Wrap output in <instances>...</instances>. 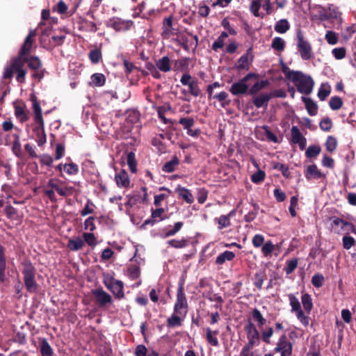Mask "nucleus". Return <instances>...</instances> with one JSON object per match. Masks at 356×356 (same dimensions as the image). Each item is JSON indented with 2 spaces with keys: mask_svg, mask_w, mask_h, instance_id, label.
<instances>
[{
  "mask_svg": "<svg viewBox=\"0 0 356 356\" xmlns=\"http://www.w3.org/2000/svg\"><path fill=\"white\" fill-rule=\"evenodd\" d=\"M91 81L95 86L100 87L105 84L106 77L103 74L95 73L91 76Z\"/></svg>",
  "mask_w": 356,
  "mask_h": 356,
  "instance_id": "c03bdc74",
  "label": "nucleus"
},
{
  "mask_svg": "<svg viewBox=\"0 0 356 356\" xmlns=\"http://www.w3.org/2000/svg\"><path fill=\"white\" fill-rule=\"evenodd\" d=\"M156 67L163 72H168L170 71V60L168 56H163L161 59L158 60L156 63Z\"/></svg>",
  "mask_w": 356,
  "mask_h": 356,
  "instance_id": "bb28decb",
  "label": "nucleus"
},
{
  "mask_svg": "<svg viewBox=\"0 0 356 356\" xmlns=\"http://www.w3.org/2000/svg\"><path fill=\"white\" fill-rule=\"evenodd\" d=\"M105 285L117 299L120 300L124 298V284L122 281L111 280L108 283H105Z\"/></svg>",
  "mask_w": 356,
  "mask_h": 356,
  "instance_id": "ddd939ff",
  "label": "nucleus"
},
{
  "mask_svg": "<svg viewBox=\"0 0 356 356\" xmlns=\"http://www.w3.org/2000/svg\"><path fill=\"white\" fill-rule=\"evenodd\" d=\"M39 343L42 356H53V350L45 338L40 339Z\"/></svg>",
  "mask_w": 356,
  "mask_h": 356,
  "instance_id": "cd10ccee",
  "label": "nucleus"
},
{
  "mask_svg": "<svg viewBox=\"0 0 356 356\" xmlns=\"http://www.w3.org/2000/svg\"><path fill=\"white\" fill-rule=\"evenodd\" d=\"M337 139L332 136H328L325 142L326 149L330 152H333L337 149Z\"/></svg>",
  "mask_w": 356,
  "mask_h": 356,
  "instance_id": "13d9d810",
  "label": "nucleus"
},
{
  "mask_svg": "<svg viewBox=\"0 0 356 356\" xmlns=\"http://www.w3.org/2000/svg\"><path fill=\"white\" fill-rule=\"evenodd\" d=\"M268 83L267 80L257 81L250 88H248V95L252 96L257 95L260 90L264 89Z\"/></svg>",
  "mask_w": 356,
  "mask_h": 356,
  "instance_id": "7c9ffc66",
  "label": "nucleus"
},
{
  "mask_svg": "<svg viewBox=\"0 0 356 356\" xmlns=\"http://www.w3.org/2000/svg\"><path fill=\"white\" fill-rule=\"evenodd\" d=\"M251 314L253 320L257 323L259 327H261L266 324V319L263 316L262 314L258 309H253Z\"/></svg>",
  "mask_w": 356,
  "mask_h": 356,
  "instance_id": "e433bc0d",
  "label": "nucleus"
},
{
  "mask_svg": "<svg viewBox=\"0 0 356 356\" xmlns=\"http://www.w3.org/2000/svg\"><path fill=\"white\" fill-rule=\"evenodd\" d=\"M36 125L33 127V131L36 136V142L38 146H42L46 143L47 138L44 131V121L36 122Z\"/></svg>",
  "mask_w": 356,
  "mask_h": 356,
  "instance_id": "4468645a",
  "label": "nucleus"
},
{
  "mask_svg": "<svg viewBox=\"0 0 356 356\" xmlns=\"http://www.w3.org/2000/svg\"><path fill=\"white\" fill-rule=\"evenodd\" d=\"M175 193L178 195V196L180 198H181L188 204H191L194 202V197L193 194L191 193L190 190L185 187L178 186L175 188Z\"/></svg>",
  "mask_w": 356,
  "mask_h": 356,
  "instance_id": "6ab92c4d",
  "label": "nucleus"
},
{
  "mask_svg": "<svg viewBox=\"0 0 356 356\" xmlns=\"http://www.w3.org/2000/svg\"><path fill=\"white\" fill-rule=\"evenodd\" d=\"M6 248L0 244V283H3L6 278Z\"/></svg>",
  "mask_w": 356,
  "mask_h": 356,
  "instance_id": "aec40b11",
  "label": "nucleus"
},
{
  "mask_svg": "<svg viewBox=\"0 0 356 356\" xmlns=\"http://www.w3.org/2000/svg\"><path fill=\"white\" fill-rule=\"evenodd\" d=\"M88 58L92 63L97 64L102 58V51L99 48H95L90 51Z\"/></svg>",
  "mask_w": 356,
  "mask_h": 356,
  "instance_id": "58836bf2",
  "label": "nucleus"
},
{
  "mask_svg": "<svg viewBox=\"0 0 356 356\" xmlns=\"http://www.w3.org/2000/svg\"><path fill=\"white\" fill-rule=\"evenodd\" d=\"M15 73L16 74V81L19 83H25L27 70L25 68V60L24 58L18 57L12 58L10 64L5 67L3 79H11Z\"/></svg>",
  "mask_w": 356,
  "mask_h": 356,
  "instance_id": "f257e3e1",
  "label": "nucleus"
},
{
  "mask_svg": "<svg viewBox=\"0 0 356 356\" xmlns=\"http://www.w3.org/2000/svg\"><path fill=\"white\" fill-rule=\"evenodd\" d=\"M179 164V159L177 156H173L172 159L166 162L162 166V171L167 173L174 172Z\"/></svg>",
  "mask_w": 356,
  "mask_h": 356,
  "instance_id": "a878e982",
  "label": "nucleus"
},
{
  "mask_svg": "<svg viewBox=\"0 0 356 356\" xmlns=\"http://www.w3.org/2000/svg\"><path fill=\"white\" fill-rule=\"evenodd\" d=\"M25 64L27 63L28 67L31 70H36L42 68V63L41 60L36 56H24Z\"/></svg>",
  "mask_w": 356,
  "mask_h": 356,
  "instance_id": "412c9836",
  "label": "nucleus"
},
{
  "mask_svg": "<svg viewBox=\"0 0 356 356\" xmlns=\"http://www.w3.org/2000/svg\"><path fill=\"white\" fill-rule=\"evenodd\" d=\"M167 243L172 248L180 249L186 248L188 244V241L185 238L181 240L171 239L169 240Z\"/></svg>",
  "mask_w": 356,
  "mask_h": 356,
  "instance_id": "49530a36",
  "label": "nucleus"
},
{
  "mask_svg": "<svg viewBox=\"0 0 356 356\" xmlns=\"http://www.w3.org/2000/svg\"><path fill=\"white\" fill-rule=\"evenodd\" d=\"M314 9L316 12L315 17L321 21H326L330 19L332 16L330 14L325 7L321 5H316Z\"/></svg>",
  "mask_w": 356,
  "mask_h": 356,
  "instance_id": "393cba45",
  "label": "nucleus"
},
{
  "mask_svg": "<svg viewBox=\"0 0 356 356\" xmlns=\"http://www.w3.org/2000/svg\"><path fill=\"white\" fill-rule=\"evenodd\" d=\"M259 331H256L253 333L247 334L248 343L245 344L247 346L254 347V346H258L259 344Z\"/></svg>",
  "mask_w": 356,
  "mask_h": 356,
  "instance_id": "79ce46f5",
  "label": "nucleus"
},
{
  "mask_svg": "<svg viewBox=\"0 0 356 356\" xmlns=\"http://www.w3.org/2000/svg\"><path fill=\"white\" fill-rule=\"evenodd\" d=\"M297 49L301 58L305 60H310L312 58V47L311 44L305 39L302 31L298 29L296 33Z\"/></svg>",
  "mask_w": 356,
  "mask_h": 356,
  "instance_id": "423d86ee",
  "label": "nucleus"
},
{
  "mask_svg": "<svg viewBox=\"0 0 356 356\" xmlns=\"http://www.w3.org/2000/svg\"><path fill=\"white\" fill-rule=\"evenodd\" d=\"M228 94L225 91H222L220 93L213 95V99H217L220 102L221 106L225 108L231 103V100L228 99Z\"/></svg>",
  "mask_w": 356,
  "mask_h": 356,
  "instance_id": "4c0bfd02",
  "label": "nucleus"
},
{
  "mask_svg": "<svg viewBox=\"0 0 356 356\" xmlns=\"http://www.w3.org/2000/svg\"><path fill=\"white\" fill-rule=\"evenodd\" d=\"M83 245L84 241L80 237H77L76 239H70L67 243L68 248L72 251H78L81 250Z\"/></svg>",
  "mask_w": 356,
  "mask_h": 356,
  "instance_id": "72a5a7b5",
  "label": "nucleus"
},
{
  "mask_svg": "<svg viewBox=\"0 0 356 356\" xmlns=\"http://www.w3.org/2000/svg\"><path fill=\"white\" fill-rule=\"evenodd\" d=\"M190 58H183L180 60H176L175 62V68L177 70L179 71H188L189 66Z\"/></svg>",
  "mask_w": 356,
  "mask_h": 356,
  "instance_id": "de8ad7c7",
  "label": "nucleus"
},
{
  "mask_svg": "<svg viewBox=\"0 0 356 356\" xmlns=\"http://www.w3.org/2000/svg\"><path fill=\"white\" fill-rule=\"evenodd\" d=\"M83 237L85 241L89 246L94 247L97 245L96 237L92 233H83Z\"/></svg>",
  "mask_w": 356,
  "mask_h": 356,
  "instance_id": "774afa93",
  "label": "nucleus"
},
{
  "mask_svg": "<svg viewBox=\"0 0 356 356\" xmlns=\"http://www.w3.org/2000/svg\"><path fill=\"white\" fill-rule=\"evenodd\" d=\"M232 215V212H230L228 215H222L219 218L215 219L218 224L219 229L227 227L231 225L229 217Z\"/></svg>",
  "mask_w": 356,
  "mask_h": 356,
  "instance_id": "ea45409f",
  "label": "nucleus"
},
{
  "mask_svg": "<svg viewBox=\"0 0 356 356\" xmlns=\"http://www.w3.org/2000/svg\"><path fill=\"white\" fill-rule=\"evenodd\" d=\"M259 77L258 74L249 72L243 78L234 83L229 88V92L235 96L248 95L249 84L248 82L251 79L258 80Z\"/></svg>",
  "mask_w": 356,
  "mask_h": 356,
  "instance_id": "20e7f679",
  "label": "nucleus"
},
{
  "mask_svg": "<svg viewBox=\"0 0 356 356\" xmlns=\"http://www.w3.org/2000/svg\"><path fill=\"white\" fill-rule=\"evenodd\" d=\"M305 177L307 180H311L313 179H318L324 178L325 177V175L318 169L316 165L313 164L307 166L305 172Z\"/></svg>",
  "mask_w": 356,
  "mask_h": 356,
  "instance_id": "dca6fc26",
  "label": "nucleus"
},
{
  "mask_svg": "<svg viewBox=\"0 0 356 356\" xmlns=\"http://www.w3.org/2000/svg\"><path fill=\"white\" fill-rule=\"evenodd\" d=\"M266 177V172L264 170H258L251 176V181L256 184L262 182Z\"/></svg>",
  "mask_w": 356,
  "mask_h": 356,
  "instance_id": "4d7b16f0",
  "label": "nucleus"
},
{
  "mask_svg": "<svg viewBox=\"0 0 356 356\" xmlns=\"http://www.w3.org/2000/svg\"><path fill=\"white\" fill-rule=\"evenodd\" d=\"M291 142L294 144L299 143L300 140L305 138L300 129L296 126H293L291 129Z\"/></svg>",
  "mask_w": 356,
  "mask_h": 356,
  "instance_id": "09e8293b",
  "label": "nucleus"
},
{
  "mask_svg": "<svg viewBox=\"0 0 356 356\" xmlns=\"http://www.w3.org/2000/svg\"><path fill=\"white\" fill-rule=\"evenodd\" d=\"M282 72L284 74L285 77L287 79L293 81V80L294 79V77L297 76V74H298V72L300 71L291 70L284 63H282Z\"/></svg>",
  "mask_w": 356,
  "mask_h": 356,
  "instance_id": "3c124183",
  "label": "nucleus"
},
{
  "mask_svg": "<svg viewBox=\"0 0 356 356\" xmlns=\"http://www.w3.org/2000/svg\"><path fill=\"white\" fill-rule=\"evenodd\" d=\"M289 300L291 307V311L296 313L301 310V305L298 299L292 293L289 295Z\"/></svg>",
  "mask_w": 356,
  "mask_h": 356,
  "instance_id": "864d4df0",
  "label": "nucleus"
},
{
  "mask_svg": "<svg viewBox=\"0 0 356 356\" xmlns=\"http://www.w3.org/2000/svg\"><path fill=\"white\" fill-rule=\"evenodd\" d=\"M36 35L35 30H31L26 37L24 42L19 51L18 55L16 57L24 58V56H27L31 51L33 43V38Z\"/></svg>",
  "mask_w": 356,
  "mask_h": 356,
  "instance_id": "9b49d317",
  "label": "nucleus"
},
{
  "mask_svg": "<svg viewBox=\"0 0 356 356\" xmlns=\"http://www.w3.org/2000/svg\"><path fill=\"white\" fill-rule=\"evenodd\" d=\"M330 221L332 232L338 234H344V227L346 225V221L336 216L330 218Z\"/></svg>",
  "mask_w": 356,
  "mask_h": 356,
  "instance_id": "f3484780",
  "label": "nucleus"
},
{
  "mask_svg": "<svg viewBox=\"0 0 356 356\" xmlns=\"http://www.w3.org/2000/svg\"><path fill=\"white\" fill-rule=\"evenodd\" d=\"M301 301L304 309L308 314H309L313 308V302L311 296L308 293L302 294L301 297Z\"/></svg>",
  "mask_w": 356,
  "mask_h": 356,
  "instance_id": "473e14b6",
  "label": "nucleus"
},
{
  "mask_svg": "<svg viewBox=\"0 0 356 356\" xmlns=\"http://www.w3.org/2000/svg\"><path fill=\"white\" fill-rule=\"evenodd\" d=\"M329 105L331 109L339 110L343 105L341 98L338 96L332 97L329 101Z\"/></svg>",
  "mask_w": 356,
  "mask_h": 356,
  "instance_id": "6e6d98bb",
  "label": "nucleus"
},
{
  "mask_svg": "<svg viewBox=\"0 0 356 356\" xmlns=\"http://www.w3.org/2000/svg\"><path fill=\"white\" fill-rule=\"evenodd\" d=\"M298 92L305 95H310L314 89V81L310 75L304 74L300 71L292 81Z\"/></svg>",
  "mask_w": 356,
  "mask_h": 356,
  "instance_id": "7ed1b4c3",
  "label": "nucleus"
},
{
  "mask_svg": "<svg viewBox=\"0 0 356 356\" xmlns=\"http://www.w3.org/2000/svg\"><path fill=\"white\" fill-rule=\"evenodd\" d=\"M290 29V24L286 19L277 21L275 25V31L279 33H285Z\"/></svg>",
  "mask_w": 356,
  "mask_h": 356,
  "instance_id": "c9c22d12",
  "label": "nucleus"
},
{
  "mask_svg": "<svg viewBox=\"0 0 356 356\" xmlns=\"http://www.w3.org/2000/svg\"><path fill=\"white\" fill-rule=\"evenodd\" d=\"M133 24L134 22L131 20L124 21L118 17H112L107 22V26L116 31L128 30Z\"/></svg>",
  "mask_w": 356,
  "mask_h": 356,
  "instance_id": "f8f14e48",
  "label": "nucleus"
},
{
  "mask_svg": "<svg viewBox=\"0 0 356 356\" xmlns=\"http://www.w3.org/2000/svg\"><path fill=\"white\" fill-rule=\"evenodd\" d=\"M274 248L275 245L273 244V243L270 241H268L261 248L262 254L265 257L270 256L274 250Z\"/></svg>",
  "mask_w": 356,
  "mask_h": 356,
  "instance_id": "69168bd1",
  "label": "nucleus"
},
{
  "mask_svg": "<svg viewBox=\"0 0 356 356\" xmlns=\"http://www.w3.org/2000/svg\"><path fill=\"white\" fill-rule=\"evenodd\" d=\"M22 266L24 282L27 291L31 293H37L39 285L35 280L36 268L29 259L24 260Z\"/></svg>",
  "mask_w": 356,
  "mask_h": 356,
  "instance_id": "f03ea898",
  "label": "nucleus"
},
{
  "mask_svg": "<svg viewBox=\"0 0 356 356\" xmlns=\"http://www.w3.org/2000/svg\"><path fill=\"white\" fill-rule=\"evenodd\" d=\"M298 259L293 258L286 261V265L284 268V270L286 275L291 274L298 266Z\"/></svg>",
  "mask_w": 356,
  "mask_h": 356,
  "instance_id": "603ef678",
  "label": "nucleus"
},
{
  "mask_svg": "<svg viewBox=\"0 0 356 356\" xmlns=\"http://www.w3.org/2000/svg\"><path fill=\"white\" fill-rule=\"evenodd\" d=\"M15 115L21 122H25L29 119L28 111L19 105L15 106Z\"/></svg>",
  "mask_w": 356,
  "mask_h": 356,
  "instance_id": "2f4dec72",
  "label": "nucleus"
},
{
  "mask_svg": "<svg viewBox=\"0 0 356 356\" xmlns=\"http://www.w3.org/2000/svg\"><path fill=\"white\" fill-rule=\"evenodd\" d=\"M115 179L117 186L120 188H128L130 184V179L128 173L124 170H121L115 174Z\"/></svg>",
  "mask_w": 356,
  "mask_h": 356,
  "instance_id": "a211bd4d",
  "label": "nucleus"
},
{
  "mask_svg": "<svg viewBox=\"0 0 356 356\" xmlns=\"http://www.w3.org/2000/svg\"><path fill=\"white\" fill-rule=\"evenodd\" d=\"M325 38L327 42L332 45L336 44L339 40L337 33L332 31H327L325 35Z\"/></svg>",
  "mask_w": 356,
  "mask_h": 356,
  "instance_id": "e2e57ef3",
  "label": "nucleus"
},
{
  "mask_svg": "<svg viewBox=\"0 0 356 356\" xmlns=\"http://www.w3.org/2000/svg\"><path fill=\"white\" fill-rule=\"evenodd\" d=\"M31 101L33 104V110L35 114V122L44 121L40 102L38 101L36 96L32 95Z\"/></svg>",
  "mask_w": 356,
  "mask_h": 356,
  "instance_id": "5701e85b",
  "label": "nucleus"
},
{
  "mask_svg": "<svg viewBox=\"0 0 356 356\" xmlns=\"http://www.w3.org/2000/svg\"><path fill=\"white\" fill-rule=\"evenodd\" d=\"M179 123L182 125L184 129L188 131L195 124V120L193 118H181L179 119Z\"/></svg>",
  "mask_w": 356,
  "mask_h": 356,
  "instance_id": "052dcab7",
  "label": "nucleus"
},
{
  "mask_svg": "<svg viewBox=\"0 0 356 356\" xmlns=\"http://www.w3.org/2000/svg\"><path fill=\"white\" fill-rule=\"evenodd\" d=\"M188 302L184 293V286L183 282H179L177 291L176 302L174 305L173 312L179 314L180 316L185 317L188 312Z\"/></svg>",
  "mask_w": 356,
  "mask_h": 356,
  "instance_id": "39448f33",
  "label": "nucleus"
},
{
  "mask_svg": "<svg viewBox=\"0 0 356 356\" xmlns=\"http://www.w3.org/2000/svg\"><path fill=\"white\" fill-rule=\"evenodd\" d=\"M205 332L207 342L213 346H218L219 342L216 336L218 334L219 331L218 330H212L210 327H207L205 328Z\"/></svg>",
  "mask_w": 356,
  "mask_h": 356,
  "instance_id": "b1692460",
  "label": "nucleus"
},
{
  "mask_svg": "<svg viewBox=\"0 0 356 356\" xmlns=\"http://www.w3.org/2000/svg\"><path fill=\"white\" fill-rule=\"evenodd\" d=\"M271 47L275 51H282L285 48V42L282 38L275 37L273 39Z\"/></svg>",
  "mask_w": 356,
  "mask_h": 356,
  "instance_id": "a18cd8bd",
  "label": "nucleus"
},
{
  "mask_svg": "<svg viewBox=\"0 0 356 356\" xmlns=\"http://www.w3.org/2000/svg\"><path fill=\"white\" fill-rule=\"evenodd\" d=\"M273 351L280 353L282 356H291L292 355L293 343L288 339L285 334L280 337Z\"/></svg>",
  "mask_w": 356,
  "mask_h": 356,
  "instance_id": "0eeeda50",
  "label": "nucleus"
},
{
  "mask_svg": "<svg viewBox=\"0 0 356 356\" xmlns=\"http://www.w3.org/2000/svg\"><path fill=\"white\" fill-rule=\"evenodd\" d=\"M321 148L319 145H310L305 152V156L308 159L315 158L321 153Z\"/></svg>",
  "mask_w": 356,
  "mask_h": 356,
  "instance_id": "37998d69",
  "label": "nucleus"
},
{
  "mask_svg": "<svg viewBox=\"0 0 356 356\" xmlns=\"http://www.w3.org/2000/svg\"><path fill=\"white\" fill-rule=\"evenodd\" d=\"M325 278L322 274H315L312 278V284L316 287L320 288L323 285Z\"/></svg>",
  "mask_w": 356,
  "mask_h": 356,
  "instance_id": "338daca9",
  "label": "nucleus"
},
{
  "mask_svg": "<svg viewBox=\"0 0 356 356\" xmlns=\"http://www.w3.org/2000/svg\"><path fill=\"white\" fill-rule=\"evenodd\" d=\"M273 169L280 170L282 172V175L286 178H288L290 175L289 167L285 164L275 163L273 164Z\"/></svg>",
  "mask_w": 356,
  "mask_h": 356,
  "instance_id": "680f3d73",
  "label": "nucleus"
},
{
  "mask_svg": "<svg viewBox=\"0 0 356 356\" xmlns=\"http://www.w3.org/2000/svg\"><path fill=\"white\" fill-rule=\"evenodd\" d=\"M235 258V254L229 250H226L220 254L216 259V264L218 265L223 264L226 261H231Z\"/></svg>",
  "mask_w": 356,
  "mask_h": 356,
  "instance_id": "c85d7f7f",
  "label": "nucleus"
},
{
  "mask_svg": "<svg viewBox=\"0 0 356 356\" xmlns=\"http://www.w3.org/2000/svg\"><path fill=\"white\" fill-rule=\"evenodd\" d=\"M6 217L10 220H16L18 216L17 210L11 206L10 204L6 205L4 209Z\"/></svg>",
  "mask_w": 356,
  "mask_h": 356,
  "instance_id": "5fc2aeb1",
  "label": "nucleus"
},
{
  "mask_svg": "<svg viewBox=\"0 0 356 356\" xmlns=\"http://www.w3.org/2000/svg\"><path fill=\"white\" fill-rule=\"evenodd\" d=\"M180 82L182 85L188 87V92L192 96L197 97L201 95L198 81L197 79H193L191 74L188 73L184 74L181 77Z\"/></svg>",
  "mask_w": 356,
  "mask_h": 356,
  "instance_id": "6e6552de",
  "label": "nucleus"
},
{
  "mask_svg": "<svg viewBox=\"0 0 356 356\" xmlns=\"http://www.w3.org/2000/svg\"><path fill=\"white\" fill-rule=\"evenodd\" d=\"M252 48L250 47L245 54H243L237 61L236 69L239 72L241 70L248 71L253 61Z\"/></svg>",
  "mask_w": 356,
  "mask_h": 356,
  "instance_id": "1a4fd4ad",
  "label": "nucleus"
},
{
  "mask_svg": "<svg viewBox=\"0 0 356 356\" xmlns=\"http://www.w3.org/2000/svg\"><path fill=\"white\" fill-rule=\"evenodd\" d=\"M172 26V16L170 15L163 19V33L162 35H168L171 33V28Z\"/></svg>",
  "mask_w": 356,
  "mask_h": 356,
  "instance_id": "8fccbe9b",
  "label": "nucleus"
},
{
  "mask_svg": "<svg viewBox=\"0 0 356 356\" xmlns=\"http://www.w3.org/2000/svg\"><path fill=\"white\" fill-rule=\"evenodd\" d=\"M127 161L130 171L133 173L136 172L137 162L136 160L135 154L133 152H130L127 154Z\"/></svg>",
  "mask_w": 356,
  "mask_h": 356,
  "instance_id": "a19ab883",
  "label": "nucleus"
},
{
  "mask_svg": "<svg viewBox=\"0 0 356 356\" xmlns=\"http://www.w3.org/2000/svg\"><path fill=\"white\" fill-rule=\"evenodd\" d=\"M183 316L179 314L173 312L172 315L167 319V326L168 327H179L182 325Z\"/></svg>",
  "mask_w": 356,
  "mask_h": 356,
  "instance_id": "c756f323",
  "label": "nucleus"
},
{
  "mask_svg": "<svg viewBox=\"0 0 356 356\" xmlns=\"http://www.w3.org/2000/svg\"><path fill=\"white\" fill-rule=\"evenodd\" d=\"M63 170L69 175H75L79 172V166L74 163H65L63 165Z\"/></svg>",
  "mask_w": 356,
  "mask_h": 356,
  "instance_id": "bf43d9fd",
  "label": "nucleus"
},
{
  "mask_svg": "<svg viewBox=\"0 0 356 356\" xmlns=\"http://www.w3.org/2000/svg\"><path fill=\"white\" fill-rule=\"evenodd\" d=\"M273 329L271 327H267L265 330L261 332V339L266 343H270V338L273 335Z\"/></svg>",
  "mask_w": 356,
  "mask_h": 356,
  "instance_id": "0e129e2a",
  "label": "nucleus"
},
{
  "mask_svg": "<svg viewBox=\"0 0 356 356\" xmlns=\"http://www.w3.org/2000/svg\"><path fill=\"white\" fill-rule=\"evenodd\" d=\"M270 100V95L269 93H260L257 95H253L252 102L257 108L261 107H267L268 102Z\"/></svg>",
  "mask_w": 356,
  "mask_h": 356,
  "instance_id": "2eb2a0df",
  "label": "nucleus"
},
{
  "mask_svg": "<svg viewBox=\"0 0 356 356\" xmlns=\"http://www.w3.org/2000/svg\"><path fill=\"white\" fill-rule=\"evenodd\" d=\"M92 293L95 297L96 303L100 307H104L113 302L112 297L102 289H94L92 291Z\"/></svg>",
  "mask_w": 356,
  "mask_h": 356,
  "instance_id": "9d476101",
  "label": "nucleus"
},
{
  "mask_svg": "<svg viewBox=\"0 0 356 356\" xmlns=\"http://www.w3.org/2000/svg\"><path fill=\"white\" fill-rule=\"evenodd\" d=\"M302 101L305 104V108L307 111V113L311 116H314L318 113V105L317 104L314 102L311 98L306 97L302 96L301 97Z\"/></svg>",
  "mask_w": 356,
  "mask_h": 356,
  "instance_id": "4be33fe9",
  "label": "nucleus"
},
{
  "mask_svg": "<svg viewBox=\"0 0 356 356\" xmlns=\"http://www.w3.org/2000/svg\"><path fill=\"white\" fill-rule=\"evenodd\" d=\"M266 279V275L265 272L259 270L254 274L253 284L258 289H261L263 282Z\"/></svg>",
  "mask_w": 356,
  "mask_h": 356,
  "instance_id": "f704fd0d",
  "label": "nucleus"
}]
</instances>
